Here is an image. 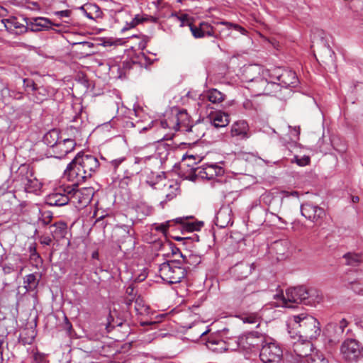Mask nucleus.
<instances>
[{"label":"nucleus","mask_w":363,"mask_h":363,"mask_svg":"<svg viewBox=\"0 0 363 363\" xmlns=\"http://www.w3.org/2000/svg\"><path fill=\"white\" fill-rule=\"evenodd\" d=\"M186 218H177L174 221L175 223L179 224H185L184 228L187 231H195L199 230L201 228L203 225V222H191L185 223Z\"/></svg>","instance_id":"37"},{"label":"nucleus","mask_w":363,"mask_h":363,"mask_svg":"<svg viewBox=\"0 0 363 363\" xmlns=\"http://www.w3.org/2000/svg\"><path fill=\"white\" fill-rule=\"evenodd\" d=\"M16 174L18 180L23 184L27 192L36 193L40 190L42 183L35 177L34 169L30 164H21L18 167Z\"/></svg>","instance_id":"5"},{"label":"nucleus","mask_w":363,"mask_h":363,"mask_svg":"<svg viewBox=\"0 0 363 363\" xmlns=\"http://www.w3.org/2000/svg\"><path fill=\"white\" fill-rule=\"evenodd\" d=\"M40 242L42 245H50L52 242V239L49 236H43L40 238Z\"/></svg>","instance_id":"59"},{"label":"nucleus","mask_w":363,"mask_h":363,"mask_svg":"<svg viewBox=\"0 0 363 363\" xmlns=\"http://www.w3.org/2000/svg\"><path fill=\"white\" fill-rule=\"evenodd\" d=\"M40 216L38 218L39 222L43 225H49L51 223L52 218H53L52 213L50 211H40Z\"/></svg>","instance_id":"44"},{"label":"nucleus","mask_w":363,"mask_h":363,"mask_svg":"<svg viewBox=\"0 0 363 363\" xmlns=\"http://www.w3.org/2000/svg\"><path fill=\"white\" fill-rule=\"evenodd\" d=\"M242 107L248 111H254L255 109L252 101L250 99H245L242 103Z\"/></svg>","instance_id":"54"},{"label":"nucleus","mask_w":363,"mask_h":363,"mask_svg":"<svg viewBox=\"0 0 363 363\" xmlns=\"http://www.w3.org/2000/svg\"><path fill=\"white\" fill-rule=\"evenodd\" d=\"M64 328L70 334L72 330V325L69 322L68 319L65 318V326Z\"/></svg>","instance_id":"61"},{"label":"nucleus","mask_w":363,"mask_h":363,"mask_svg":"<svg viewBox=\"0 0 363 363\" xmlns=\"http://www.w3.org/2000/svg\"><path fill=\"white\" fill-rule=\"evenodd\" d=\"M134 308L138 315L147 314L150 309L140 295H138L135 300Z\"/></svg>","instance_id":"35"},{"label":"nucleus","mask_w":363,"mask_h":363,"mask_svg":"<svg viewBox=\"0 0 363 363\" xmlns=\"http://www.w3.org/2000/svg\"><path fill=\"white\" fill-rule=\"evenodd\" d=\"M230 133L232 137L239 140H247L250 137V127L246 121H235L231 126Z\"/></svg>","instance_id":"19"},{"label":"nucleus","mask_w":363,"mask_h":363,"mask_svg":"<svg viewBox=\"0 0 363 363\" xmlns=\"http://www.w3.org/2000/svg\"><path fill=\"white\" fill-rule=\"evenodd\" d=\"M289 325L298 329L300 337L312 340L320 334V327L318 320L312 315L304 313L293 315L289 320Z\"/></svg>","instance_id":"3"},{"label":"nucleus","mask_w":363,"mask_h":363,"mask_svg":"<svg viewBox=\"0 0 363 363\" xmlns=\"http://www.w3.org/2000/svg\"><path fill=\"white\" fill-rule=\"evenodd\" d=\"M340 352L346 360L357 361L363 356V346L357 340L348 337L342 343Z\"/></svg>","instance_id":"12"},{"label":"nucleus","mask_w":363,"mask_h":363,"mask_svg":"<svg viewBox=\"0 0 363 363\" xmlns=\"http://www.w3.org/2000/svg\"><path fill=\"white\" fill-rule=\"evenodd\" d=\"M313 343L308 340H298L293 344V352L286 363H306V359L315 350Z\"/></svg>","instance_id":"8"},{"label":"nucleus","mask_w":363,"mask_h":363,"mask_svg":"<svg viewBox=\"0 0 363 363\" xmlns=\"http://www.w3.org/2000/svg\"><path fill=\"white\" fill-rule=\"evenodd\" d=\"M160 276L169 284H177L186 276V269L179 260H170L160 266Z\"/></svg>","instance_id":"4"},{"label":"nucleus","mask_w":363,"mask_h":363,"mask_svg":"<svg viewBox=\"0 0 363 363\" xmlns=\"http://www.w3.org/2000/svg\"><path fill=\"white\" fill-rule=\"evenodd\" d=\"M281 86L276 79H267V85H266L264 95H277L281 91Z\"/></svg>","instance_id":"36"},{"label":"nucleus","mask_w":363,"mask_h":363,"mask_svg":"<svg viewBox=\"0 0 363 363\" xmlns=\"http://www.w3.org/2000/svg\"><path fill=\"white\" fill-rule=\"evenodd\" d=\"M30 257L32 260H33L36 263L42 262V259L38 252L34 254L33 256H30Z\"/></svg>","instance_id":"62"},{"label":"nucleus","mask_w":363,"mask_h":363,"mask_svg":"<svg viewBox=\"0 0 363 363\" xmlns=\"http://www.w3.org/2000/svg\"><path fill=\"white\" fill-rule=\"evenodd\" d=\"M281 297L284 306L289 308L294 307L292 303L313 306L322 300V294L318 290L303 286L288 289L286 295L281 294Z\"/></svg>","instance_id":"2"},{"label":"nucleus","mask_w":363,"mask_h":363,"mask_svg":"<svg viewBox=\"0 0 363 363\" xmlns=\"http://www.w3.org/2000/svg\"><path fill=\"white\" fill-rule=\"evenodd\" d=\"M60 140V131L57 129H52L44 135L43 143L48 146L52 148L53 150L54 147L59 143Z\"/></svg>","instance_id":"30"},{"label":"nucleus","mask_w":363,"mask_h":363,"mask_svg":"<svg viewBox=\"0 0 363 363\" xmlns=\"http://www.w3.org/2000/svg\"><path fill=\"white\" fill-rule=\"evenodd\" d=\"M349 322L342 318L338 323H329L325 328V335L328 343L331 347L337 345L344 337L345 330L347 328Z\"/></svg>","instance_id":"10"},{"label":"nucleus","mask_w":363,"mask_h":363,"mask_svg":"<svg viewBox=\"0 0 363 363\" xmlns=\"http://www.w3.org/2000/svg\"><path fill=\"white\" fill-rule=\"evenodd\" d=\"M39 283V280L37 279L36 276L34 274H30L24 277V287L26 291H33L36 289Z\"/></svg>","instance_id":"34"},{"label":"nucleus","mask_w":363,"mask_h":363,"mask_svg":"<svg viewBox=\"0 0 363 363\" xmlns=\"http://www.w3.org/2000/svg\"><path fill=\"white\" fill-rule=\"evenodd\" d=\"M26 23L28 26V30L39 32L49 30L52 26L59 27V23H52L49 18L45 17L26 18Z\"/></svg>","instance_id":"17"},{"label":"nucleus","mask_w":363,"mask_h":363,"mask_svg":"<svg viewBox=\"0 0 363 363\" xmlns=\"http://www.w3.org/2000/svg\"><path fill=\"white\" fill-rule=\"evenodd\" d=\"M259 357L263 363H279L283 352L279 345L271 342L262 347Z\"/></svg>","instance_id":"14"},{"label":"nucleus","mask_w":363,"mask_h":363,"mask_svg":"<svg viewBox=\"0 0 363 363\" xmlns=\"http://www.w3.org/2000/svg\"><path fill=\"white\" fill-rule=\"evenodd\" d=\"M69 135L73 136V138H64L60 140L55 147H54L52 152L57 158H62L68 153L73 151L76 145V139L77 135H80L79 127L70 125L67 128Z\"/></svg>","instance_id":"9"},{"label":"nucleus","mask_w":363,"mask_h":363,"mask_svg":"<svg viewBox=\"0 0 363 363\" xmlns=\"http://www.w3.org/2000/svg\"><path fill=\"white\" fill-rule=\"evenodd\" d=\"M206 96L213 104H220L225 99V95L216 89L208 90Z\"/></svg>","instance_id":"32"},{"label":"nucleus","mask_w":363,"mask_h":363,"mask_svg":"<svg viewBox=\"0 0 363 363\" xmlns=\"http://www.w3.org/2000/svg\"><path fill=\"white\" fill-rule=\"evenodd\" d=\"M205 344L210 350L214 352L220 353L227 350L225 342L216 336L208 337Z\"/></svg>","instance_id":"25"},{"label":"nucleus","mask_w":363,"mask_h":363,"mask_svg":"<svg viewBox=\"0 0 363 363\" xmlns=\"http://www.w3.org/2000/svg\"><path fill=\"white\" fill-rule=\"evenodd\" d=\"M301 215L314 223L322 220L325 216V210L311 203H304L301 206Z\"/></svg>","instance_id":"16"},{"label":"nucleus","mask_w":363,"mask_h":363,"mask_svg":"<svg viewBox=\"0 0 363 363\" xmlns=\"http://www.w3.org/2000/svg\"><path fill=\"white\" fill-rule=\"evenodd\" d=\"M99 165L95 156L79 152L67 165L65 174L69 180L80 184L91 178L98 171Z\"/></svg>","instance_id":"1"},{"label":"nucleus","mask_w":363,"mask_h":363,"mask_svg":"<svg viewBox=\"0 0 363 363\" xmlns=\"http://www.w3.org/2000/svg\"><path fill=\"white\" fill-rule=\"evenodd\" d=\"M356 324L363 329V316L360 317L357 320Z\"/></svg>","instance_id":"64"},{"label":"nucleus","mask_w":363,"mask_h":363,"mask_svg":"<svg viewBox=\"0 0 363 363\" xmlns=\"http://www.w3.org/2000/svg\"><path fill=\"white\" fill-rule=\"evenodd\" d=\"M127 296L137 297V294L135 293L134 287L129 286L126 289Z\"/></svg>","instance_id":"60"},{"label":"nucleus","mask_w":363,"mask_h":363,"mask_svg":"<svg viewBox=\"0 0 363 363\" xmlns=\"http://www.w3.org/2000/svg\"><path fill=\"white\" fill-rule=\"evenodd\" d=\"M2 23L4 24V26L7 30L10 32H14L16 34L23 33L28 30V26L27 24L25 26L19 23L17 18L15 17L3 19Z\"/></svg>","instance_id":"23"},{"label":"nucleus","mask_w":363,"mask_h":363,"mask_svg":"<svg viewBox=\"0 0 363 363\" xmlns=\"http://www.w3.org/2000/svg\"><path fill=\"white\" fill-rule=\"evenodd\" d=\"M215 224L220 228H224L233 224L232 210L228 206L221 207L215 218Z\"/></svg>","instance_id":"20"},{"label":"nucleus","mask_w":363,"mask_h":363,"mask_svg":"<svg viewBox=\"0 0 363 363\" xmlns=\"http://www.w3.org/2000/svg\"><path fill=\"white\" fill-rule=\"evenodd\" d=\"M134 222H132L131 225H123L121 228L125 231L129 236L133 237L135 234V231L133 228Z\"/></svg>","instance_id":"52"},{"label":"nucleus","mask_w":363,"mask_h":363,"mask_svg":"<svg viewBox=\"0 0 363 363\" xmlns=\"http://www.w3.org/2000/svg\"><path fill=\"white\" fill-rule=\"evenodd\" d=\"M306 363H329V361L323 352L315 348L306 359Z\"/></svg>","instance_id":"33"},{"label":"nucleus","mask_w":363,"mask_h":363,"mask_svg":"<svg viewBox=\"0 0 363 363\" xmlns=\"http://www.w3.org/2000/svg\"><path fill=\"white\" fill-rule=\"evenodd\" d=\"M152 157V156H146L143 157H136L135 158V164L145 163L147 160H150Z\"/></svg>","instance_id":"58"},{"label":"nucleus","mask_w":363,"mask_h":363,"mask_svg":"<svg viewBox=\"0 0 363 363\" xmlns=\"http://www.w3.org/2000/svg\"><path fill=\"white\" fill-rule=\"evenodd\" d=\"M210 120L214 127L223 128L229 123V116L223 112H216L211 115Z\"/></svg>","instance_id":"28"},{"label":"nucleus","mask_w":363,"mask_h":363,"mask_svg":"<svg viewBox=\"0 0 363 363\" xmlns=\"http://www.w3.org/2000/svg\"><path fill=\"white\" fill-rule=\"evenodd\" d=\"M148 17L147 16L136 15L135 18L130 22V27L133 28L140 23L147 21Z\"/></svg>","instance_id":"51"},{"label":"nucleus","mask_w":363,"mask_h":363,"mask_svg":"<svg viewBox=\"0 0 363 363\" xmlns=\"http://www.w3.org/2000/svg\"><path fill=\"white\" fill-rule=\"evenodd\" d=\"M173 116L176 123L177 130L186 131L191 126L190 116L184 109L178 111Z\"/></svg>","instance_id":"22"},{"label":"nucleus","mask_w":363,"mask_h":363,"mask_svg":"<svg viewBox=\"0 0 363 363\" xmlns=\"http://www.w3.org/2000/svg\"><path fill=\"white\" fill-rule=\"evenodd\" d=\"M169 189H172L173 190L170 192L166 194V200L164 201H162L160 203L161 205H163L164 203L171 201L177 196V191L179 190V186L177 183H174V184H170L169 186Z\"/></svg>","instance_id":"46"},{"label":"nucleus","mask_w":363,"mask_h":363,"mask_svg":"<svg viewBox=\"0 0 363 363\" xmlns=\"http://www.w3.org/2000/svg\"><path fill=\"white\" fill-rule=\"evenodd\" d=\"M72 189L70 185H62L55 189L45 199V203L51 206H63L72 201Z\"/></svg>","instance_id":"11"},{"label":"nucleus","mask_w":363,"mask_h":363,"mask_svg":"<svg viewBox=\"0 0 363 363\" xmlns=\"http://www.w3.org/2000/svg\"><path fill=\"white\" fill-rule=\"evenodd\" d=\"M264 337L258 333H250L242 340L243 346L247 349H259L262 347Z\"/></svg>","instance_id":"21"},{"label":"nucleus","mask_w":363,"mask_h":363,"mask_svg":"<svg viewBox=\"0 0 363 363\" xmlns=\"http://www.w3.org/2000/svg\"><path fill=\"white\" fill-rule=\"evenodd\" d=\"M125 160V157H119L118 159L111 161L110 164L115 171L118 169L120 164H121Z\"/></svg>","instance_id":"53"},{"label":"nucleus","mask_w":363,"mask_h":363,"mask_svg":"<svg viewBox=\"0 0 363 363\" xmlns=\"http://www.w3.org/2000/svg\"><path fill=\"white\" fill-rule=\"evenodd\" d=\"M205 127L202 123H196L191 125L186 132L189 133V137L194 141H198L205 135Z\"/></svg>","instance_id":"29"},{"label":"nucleus","mask_w":363,"mask_h":363,"mask_svg":"<svg viewBox=\"0 0 363 363\" xmlns=\"http://www.w3.org/2000/svg\"><path fill=\"white\" fill-rule=\"evenodd\" d=\"M345 286L348 288L354 291L357 294H363V288L362 286V284L358 281H354L348 282L347 284H345Z\"/></svg>","instance_id":"45"},{"label":"nucleus","mask_w":363,"mask_h":363,"mask_svg":"<svg viewBox=\"0 0 363 363\" xmlns=\"http://www.w3.org/2000/svg\"><path fill=\"white\" fill-rule=\"evenodd\" d=\"M23 86L25 89L28 93H33L38 84L35 83V82L31 79H23Z\"/></svg>","instance_id":"47"},{"label":"nucleus","mask_w":363,"mask_h":363,"mask_svg":"<svg viewBox=\"0 0 363 363\" xmlns=\"http://www.w3.org/2000/svg\"><path fill=\"white\" fill-rule=\"evenodd\" d=\"M160 125L162 128H169L177 131L173 113H171V115L168 116L165 119L162 120L160 121Z\"/></svg>","instance_id":"43"},{"label":"nucleus","mask_w":363,"mask_h":363,"mask_svg":"<svg viewBox=\"0 0 363 363\" xmlns=\"http://www.w3.org/2000/svg\"><path fill=\"white\" fill-rule=\"evenodd\" d=\"M257 286L253 284L236 286L233 294L234 304L242 309L249 308L257 299Z\"/></svg>","instance_id":"6"},{"label":"nucleus","mask_w":363,"mask_h":363,"mask_svg":"<svg viewBox=\"0 0 363 363\" xmlns=\"http://www.w3.org/2000/svg\"><path fill=\"white\" fill-rule=\"evenodd\" d=\"M254 264L240 262L235 264L233 268V273L238 279L247 277L252 272Z\"/></svg>","instance_id":"24"},{"label":"nucleus","mask_w":363,"mask_h":363,"mask_svg":"<svg viewBox=\"0 0 363 363\" xmlns=\"http://www.w3.org/2000/svg\"><path fill=\"white\" fill-rule=\"evenodd\" d=\"M172 223H173V220H168L165 223H161L159 225L155 224V228L157 231H160V232L162 233L163 234H166L170 226H172Z\"/></svg>","instance_id":"49"},{"label":"nucleus","mask_w":363,"mask_h":363,"mask_svg":"<svg viewBox=\"0 0 363 363\" xmlns=\"http://www.w3.org/2000/svg\"><path fill=\"white\" fill-rule=\"evenodd\" d=\"M54 13L55 16H57L60 18L69 17L71 14V11L70 10H63V11H55Z\"/></svg>","instance_id":"55"},{"label":"nucleus","mask_w":363,"mask_h":363,"mask_svg":"<svg viewBox=\"0 0 363 363\" xmlns=\"http://www.w3.org/2000/svg\"><path fill=\"white\" fill-rule=\"evenodd\" d=\"M290 243L287 240H280L274 242L273 248L277 254L284 255L289 250Z\"/></svg>","instance_id":"39"},{"label":"nucleus","mask_w":363,"mask_h":363,"mask_svg":"<svg viewBox=\"0 0 363 363\" xmlns=\"http://www.w3.org/2000/svg\"><path fill=\"white\" fill-rule=\"evenodd\" d=\"M137 297H132V296H126L124 299V303L126 305L128 308H130L131 307L132 304L135 303V300Z\"/></svg>","instance_id":"57"},{"label":"nucleus","mask_w":363,"mask_h":363,"mask_svg":"<svg viewBox=\"0 0 363 363\" xmlns=\"http://www.w3.org/2000/svg\"><path fill=\"white\" fill-rule=\"evenodd\" d=\"M52 89L50 86H38L33 93H29L34 97L36 103H42L52 94Z\"/></svg>","instance_id":"27"},{"label":"nucleus","mask_w":363,"mask_h":363,"mask_svg":"<svg viewBox=\"0 0 363 363\" xmlns=\"http://www.w3.org/2000/svg\"><path fill=\"white\" fill-rule=\"evenodd\" d=\"M266 85H267V79L265 77L259 78L252 81L251 89L256 95H264Z\"/></svg>","instance_id":"31"},{"label":"nucleus","mask_w":363,"mask_h":363,"mask_svg":"<svg viewBox=\"0 0 363 363\" xmlns=\"http://www.w3.org/2000/svg\"><path fill=\"white\" fill-rule=\"evenodd\" d=\"M194 174L203 179H213L224 174V169L216 164H206L194 169Z\"/></svg>","instance_id":"15"},{"label":"nucleus","mask_w":363,"mask_h":363,"mask_svg":"<svg viewBox=\"0 0 363 363\" xmlns=\"http://www.w3.org/2000/svg\"><path fill=\"white\" fill-rule=\"evenodd\" d=\"M189 29L192 35L195 38H202L206 35L210 37H215L213 28L206 22H201L198 26L192 23H188Z\"/></svg>","instance_id":"18"},{"label":"nucleus","mask_w":363,"mask_h":363,"mask_svg":"<svg viewBox=\"0 0 363 363\" xmlns=\"http://www.w3.org/2000/svg\"><path fill=\"white\" fill-rule=\"evenodd\" d=\"M343 257L346 259V264L351 266H358L361 263L360 256L357 254L346 253Z\"/></svg>","instance_id":"42"},{"label":"nucleus","mask_w":363,"mask_h":363,"mask_svg":"<svg viewBox=\"0 0 363 363\" xmlns=\"http://www.w3.org/2000/svg\"><path fill=\"white\" fill-rule=\"evenodd\" d=\"M28 252H30V256H33L37 252L35 243H33L28 247Z\"/></svg>","instance_id":"63"},{"label":"nucleus","mask_w":363,"mask_h":363,"mask_svg":"<svg viewBox=\"0 0 363 363\" xmlns=\"http://www.w3.org/2000/svg\"><path fill=\"white\" fill-rule=\"evenodd\" d=\"M140 125L141 122H140L139 121H137L135 123H134L127 119L125 120L123 122V128H125L126 130H128L132 128H135L140 133L145 132L152 128L150 124L148 126L143 127H142Z\"/></svg>","instance_id":"38"},{"label":"nucleus","mask_w":363,"mask_h":363,"mask_svg":"<svg viewBox=\"0 0 363 363\" xmlns=\"http://www.w3.org/2000/svg\"><path fill=\"white\" fill-rule=\"evenodd\" d=\"M296 162L299 166H306L310 162V158L308 157H305L303 158H296Z\"/></svg>","instance_id":"56"},{"label":"nucleus","mask_w":363,"mask_h":363,"mask_svg":"<svg viewBox=\"0 0 363 363\" xmlns=\"http://www.w3.org/2000/svg\"><path fill=\"white\" fill-rule=\"evenodd\" d=\"M171 251L173 255H177V253H179L181 257L183 258L184 262L186 263H190V259L195 258L194 255H190L189 257L187 258L186 256L183 255L182 253L180 252V250L173 244H171Z\"/></svg>","instance_id":"50"},{"label":"nucleus","mask_w":363,"mask_h":363,"mask_svg":"<svg viewBox=\"0 0 363 363\" xmlns=\"http://www.w3.org/2000/svg\"><path fill=\"white\" fill-rule=\"evenodd\" d=\"M54 240H60L65 238L67 233V225L63 221L56 222L50 227Z\"/></svg>","instance_id":"26"},{"label":"nucleus","mask_w":363,"mask_h":363,"mask_svg":"<svg viewBox=\"0 0 363 363\" xmlns=\"http://www.w3.org/2000/svg\"><path fill=\"white\" fill-rule=\"evenodd\" d=\"M73 182L74 183L70 185L72 189L71 192L72 200H73L74 203H78L80 207L86 206L92 200L95 192L94 189L89 186L76 189L75 187L78 186L79 184H78L76 181Z\"/></svg>","instance_id":"13"},{"label":"nucleus","mask_w":363,"mask_h":363,"mask_svg":"<svg viewBox=\"0 0 363 363\" xmlns=\"http://www.w3.org/2000/svg\"><path fill=\"white\" fill-rule=\"evenodd\" d=\"M259 315L257 312L246 313L240 315V319L245 323L256 324L259 325Z\"/></svg>","instance_id":"40"},{"label":"nucleus","mask_w":363,"mask_h":363,"mask_svg":"<svg viewBox=\"0 0 363 363\" xmlns=\"http://www.w3.org/2000/svg\"><path fill=\"white\" fill-rule=\"evenodd\" d=\"M215 24L216 25H223L226 27L227 29H228V30L234 29V30L240 32L242 35H245L247 33V30H245V28H244L243 27L240 26L238 24L233 23L231 22L222 21H217L215 23Z\"/></svg>","instance_id":"41"},{"label":"nucleus","mask_w":363,"mask_h":363,"mask_svg":"<svg viewBox=\"0 0 363 363\" xmlns=\"http://www.w3.org/2000/svg\"><path fill=\"white\" fill-rule=\"evenodd\" d=\"M136 211L138 215L140 214V213L143 214V216L141 218H143V217H146L151 214L152 208L149 206H145V204H140L136 206Z\"/></svg>","instance_id":"48"},{"label":"nucleus","mask_w":363,"mask_h":363,"mask_svg":"<svg viewBox=\"0 0 363 363\" xmlns=\"http://www.w3.org/2000/svg\"><path fill=\"white\" fill-rule=\"evenodd\" d=\"M265 76L272 79H276L281 88H294L299 84V80L295 72L281 67H274L267 69Z\"/></svg>","instance_id":"7"}]
</instances>
